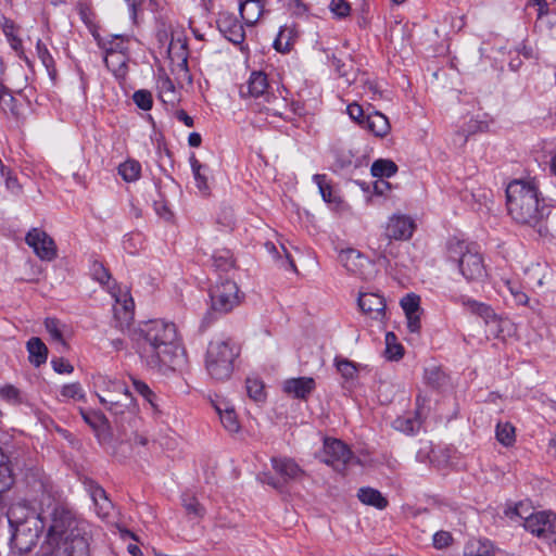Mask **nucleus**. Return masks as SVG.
I'll list each match as a JSON object with an SVG mask.
<instances>
[{
    "label": "nucleus",
    "mask_w": 556,
    "mask_h": 556,
    "mask_svg": "<svg viewBox=\"0 0 556 556\" xmlns=\"http://www.w3.org/2000/svg\"><path fill=\"white\" fill-rule=\"evenodd\" d=\"M136 352L151 369H173L181 357V345L174 323L148 320L131 332Z\"/></svg>",
    "instance_id": "nucleus-1"
},
{
    "label": "nucleus",
    "mask_w": 556,
    "mask_h": 556,
    "mask_svg": "<svg viewBox=\"0 0 556 556\" xmlns=\"http://www.w3.org/2000/svg\"><path fill=\"white\" fill-rule=\"evenodd\" d=\"M506 199L508 213L515 222L538 227V232L543 235L542 223L549 211L540 199L539 188L534 181H511L506 188Z\"/></svg>",
    "instance_id": "nucleus-2"
},
{
    "label": "nucleus",
    "mask_w": 556,
    "mask_h": 556,
    "mask_svg": "<svg viewBox=\"0 0 556 556\" xmlns=\"http://www.w3.org/2000/svg\"><path fill=\"white\" fill-rule=\"evenodd\" d=\"M446 260L457 264L459 273L468 281H479L486 276L482 255L472 242L457 237L450 238L446 242Z\"/></svg>",
    "instance_id": "nucleus-3"
},
{
    "label": "nucleus",
    "mask_w": 556,
    "mask_h": 556,
    "mask_svg": "<svg viewBox=\"0 0 556 556\" xmlns=\"http://www.w3.org/2000/svg\"><path fill=\"white\" fill-rule=\"evenodd\" d=\"M40 516L42 528L49 522L47 543L70 536V532L80 531L72 511L60 505L50 493H42L40 497Z\"/></svg>",
    "instance_id": "nucleus-4"
},
{
    "label": "nucleus",
    "mask_w": 556,
    "mask_h": 556,
    "mask_svg": "<svg viewBox=\"0 0 556 556\" xmlns=\"http://www.w3.org/2000/svg\"><path fill=\"white\" fill-rule=\"evenodd\" d=\"M240 349L231 340L217 339L210 342L205 355V368L215 380H226L233 371V362Z\"/></svg>",
    "instance_id": "nucleus-5"
},
{
    "label": "nucleus",
    "mask_w": 556,
    "mask_h": 556,
    "mask_svg": "<svg viewBox=\"0 0 556 556\" xmlns=\"http://www.w3.org/2000/svg\"><path fill=\"white\" fill-rule=\"evenodd\" d=\"M30 522L11 528V551L17 555L30 552L37 544L40 532L43 530L42 521L39 520V517H33Z\"/></svg>",
    "instance_id": "nucleus-6"
},
{
    "label": "nucleus",
    "mask_w": 556,
    "mask_h": 556,
    "mask_svg": "<svg viewBox=\"0 0 556 556\" xmlns=\"http://www.w3.org/2000/svg\"><path fill=\"white\" fill-rule=\"evenodd\" d=\"M212 308L219 313H228L240 303L239 288L232 280H219L210 292Z\"/></svg>",
    "instance_id": "nucleus-7"
},
{
    "label": "nucleus",
    "mask_w": 556,
    "mask_h": 556,
    "mask_svg": "<svg viewBox=\"0 0 556 556\" xmlns=\"http://www.w3.org/2000/svg\"><path fill=\"white\" fill-rule=\"evenodd\" d=\"M353 453L346 444L338 439H325L321 460L336 470H343L352 459Z\"/></svg>",
    "instance_id": "nucleus-8"
},
{
    "label": "nucleus",
    "mask_w": 556,
    "mask_h": 556,
    "mask_svg": "<svg viewBox=\"0 0 556 556\" xmlns=\"http://www.w3.org/2000/svg\"><path fill=\"white\" fill-rule=\"evenodd\" d=\"M523 527L527 531L548 544L551 535L556 528V515L547 511H536L525 518Z\"/></svg>",
    "instance_id": "nucleus-9"
},
{
    "label": "nucleus",
    "mask_w": 556,
    "mask_h": 556,
    "mask_svg": "<svg viewBox=\"0 0 556 556\" xmlns=\"http://www.w3.org/2000/svg\"><path fill=\"white\" fill-rule=\"evenodd\" d=\"M339 261L352 275L362 279L371 277L374 264L359 251L352 248L342 250L339 254Z\"/></svg>",
    "instance_id": "nucleus-10"
},
{
    "label": "nucleus",
    "mask_w": 556,
    "mask_h": 556,
    "mask_svg": "<svg viewBox=\"0 0 556 556\" xmlns=\"http://www.w3.org/2000/svg\"><path fill=\"white\" fill-rule=\"evenodd\" d=\"M68 535L53 542V544H49L52 547V555L89 556L87 540L81 535L80 531L76 533L70 532Z\"/></svg>",
    "instance_id": "nucleus-11"
},
{
    "label": "nucleus",
    "mask_w": 556,
    "mask_h": 556,
    "mask_svg": "<svg viewBox=\"0 0 556 556\" xmlns=\"http://www.w3.org/2000/svg\"><path fill=\"white\" fill-rule=\"evenodd\" d=\"M25 240L40 260L52 261L56 256L54 241L47 232L33 228L26 235Z\"/></svg>",
    "instance_id": "nucleus-12"
},
{
    "label": "nucleus",
    "mask_w": 556,
    "mask_h": 556,
    "mask_svg": "<svg viewBox=\"0 0 556 556\" xmlns=\"http://www.w3.org/2000/svg\"><path fill=\"white\" fill-rule=\"evenodd\" d=\"M269 83L267 75L261 71H254L251 73L245 84L240 86V97L245 98H261L263 97L266 102H270V99H276L268 92Z\"/></svg>",
    "instance_id": "nucleus-13"
},
{
    "label": "nucleus",
    "mask_w": 556,
    "mask_h": 556,
    "mask_svg": "<svg viewBox=\"0 0 556 556\" xmlns=\"http://www.w3.org/2000/svg\"><path fill=\"white\" fill-rule=\"evenodd\" d=\"M85 488L93 502L98 517L109 521L113 515L114 507L104 489L92 480H86Z\"/></svg>",
    "instance_id": "nucleus-14"
},
{
    "label": "nucleus",
    "mask_w": 556,
    "mask_h": 556,
    "mask_svg": "<svg viewBox=\"0 0 556 556\" xmlns=\"http://www.w3.org/2000/svg\"><path fill=\"white\" fill-rule=\"evenodd\" d=\"M358 307L369 318L382 321L386 317V300L382 295L374 292H361L358 295Z\"/></svg>",
    "instance_id": "nucleus-15"
},
{
    "label": "nucleus",
    "mask_w": 556,
    "mask_h": 556,
    "mask_svg": "<svg viewBox=\"0 0 556 556\" xmlns=\"http://www.w3.org/2000/svg\"><path fill=\"white\" fill-rule=\"evenodd\" d=\"M271 465L283 483L300 481L305 476V471L291 458L273 457Z\"/></svg>",
    "instance_id": "nucleus-16"
},
{
    "label": "nucleus",
    "mask_w": 556,
    "mask_h": 556,
    "mask_svg": "<svg viewBox=\"0 0 556 556\" xmlns=\"http://www.w3.org/2000/svg\"><path fill=\"white\" fill-rule=\"evenodd\" d=\"M212 403L224 428L229 432H238L240 430V422L233 405L227 400L219 397Z\"/></svg>",
    "instance_id": "nucleus-17"
},
{
    "label": "nucleus",
    "mask_w": 556,
    "mask_h": 556,
    "mask_svg": "<svg viewBox=\"0 0 556 556\" xmlns=\"http://www.w3.org/2000/svg\"><path fill=\"white\" fill-rule=\"evenodd\" d=\"M7 517L11 528L31 523L30 520L33 517H39V520L41 521L40 507L38 508V511H36L35 509L29 508L25 502H17L9 508Z\"/></svg>",
    "instance_id": "nucleus-18"
},
{
    "label": "nucleus",
    "mask_w": 556,
    "mask_h": 556,
    "mask_svg": "<svg viewBox=\"0 0 556 556\" xmlns=\"http://www.w3.org/2000/svg\"><path fill=\"white\" fill-rule=\"evenodd\" d=\"M113 389L115 392L119 393L123 396L125 403H122L121 400H115L113 395L102 396L99 395L100 402L114 415H123L125 409L127 408V402H131V395L127 389V387L119 381L113 382Z\"/></svg>",
    "instance_id": "nucleus-19"
},
{
    "label": "nucleus",
    "mask_w": 556,
    "mask_h": 556,
    "mask_svg": "<svg viewBox=\"0 0 556 556\" xmlns=\"http://www.w3.org/2000/svg\"><path fill=\"white\" fill-rule=\"evenodd\" d=\"M218 29L225 35V37L236 43L239 45L244 40V29L243 26L231 15L223 14L217 20Z\"/></svg>",
    "instance_id": "nucleus-20"
},
{
    "label": "nucleus",
    "mask_w": 556,
    "mask_h": 556,
    "mask_svg": "<svg viewBox=\"0 0 556 556\" xmlns=\"http://www.w3.org/2000/svg\"><path fill=\"white\" fill-rule=\"evenodd\" d=\"M413 232L414 223L407 216H393L387 226V235L393 239H408Z\"/></svg>",
    "instance_id": "nucleus-21"
},
{
    "label": "nucleus",
    "mask_w": 556,
    "mask_h": 556,
    "mask_svg": "<svg viewBox=\"0 0 556 556\" xmlns=\"http://www.w3.org/2000/svg\"><path fill=\"white\" fill-rule=\"evenodd\" d=\"M0 25L4 36L7 37L11 48L17 53L18 58L24 60L28 66H31V61L26 56L23 50L21 38L16 35V26L14 22L5 16L1 17Z\"/></svg>",
    "instance_id": "nucleus-22"
},
{
    "label": "nucleus",
    "mask_w": 556,
    "mask_h": 556,
    "mask_svg": "<svg viewBox=\"0 0 556 556\" xmlns=\"http://www.w3.org/2000/svg\"><path fill=\"white\" fill-rule=\"evenodd\" d=\"M314 389L315 381L308 377L288 379L283 383V391L296 399H305Z\"/></svg>",
    "instance_id": "nucleus-23"
},
{
    "label": "nucleus",
    "mask_w": 556,
    "mask_h": 556,
    "mask_svg": "<svg viewBox=\"0 0 556 556\" xmlns=\"http://www.w3.org/2000/svg\"><path fill=\"white\" fill-rule=\"evenodd\" d=\"M264 0H241L239 12L248 26L255 25L265 12Z\"/></svg>",
    "instance_id": "nucleus-24"
},
{
    "label": "nucleus",
    "mask_w": 556,
    "mask_h": 556,
    "mask_svg": "<svg viewBox=\"0 0 556 556\" xmlns=\"http://www.w3.org/2000/svg\"><path fill=\"white\" fill-rule=\"evenodd\" d=\"M492 123L493 117L486 113L482 115L478 114L475 118H471L468 122L467 127L456 134L459 137L460 144H464L467 141L469 135L488 130Z\"/></svg>",
    "instance_id": "nucleus-25"
},
{
    "label": "nucleus",
    "mask_w": 556,
    "mask_h": 556,
    "mask_svg": "<svg viewBox=\"0 0 556 556\" xmlns=\"http://www.w3.org/2000/svg\"><path fill=\"white\" fill-rule=\"evenodd\" d=\"M364 128L377 137H384L389 134L391 126L386 115L374 112L366 115Z\"/></svg>",
    "instance_id": "nucleus-26"
},
{
    "label": "nucleus",
    "mask_w": 556,
    "mask_h": 556,
    "mask_svg": "<svg viewBox=\"0 0 556 556\" xmlns=\"http://www.w3.org/2000/svg\"><path fill=\"white\" fill-rule=\"evenodd\" d=\"M128 53L124 52H114L108 53L104 55V63L106 67L113 73V75L118 79H124L126 77L128 67Z\"/></svg>",
    "instance_id": "nucleus-27"
},
{
    "label": "nucleus",
    "mask_w": 556,
    "mask_h": 556,
    "mask_svg": "<svg viewBox=\"0 0 556 556\" xmlns=\"http://www.w3.org/2000/svg\"><path fill=\"white\" fill-rule=\"evenodd\" d=\"M400 305L406 317V327L410 333L417 331V295L407 293L400 301Z\"/></svg>",
    "instance_id": "nucleus-28"
},
{
    "label": "nucleus",
    "mask_w": 556,
    "mask_h": 556,
    "mask_svg": "<svg viewBox=\"0 0 556 556\" xmlns=\"http://www.w3.org/2000/svg\"><path fill=\"white\" fill-rule=\"evenodd\" d=\"M189 162L198 190L203 194H207L210 191L208 166L200 163V161L195 157L194 154H191V156L189 157Z\"/></svg>",
    "instance_id": "nucleus-29"
},
{
    "label": "nucleus",
    "mask_w": 556,
    "mask_h": 556,
    "mask_svg": "<svg viewBox=\"0 0 556 556\" xmlns=\"http://www.w3.org/2000/svg\"><path fill=\"white\" fill-rule=\"evenodd\" d=\"M98 45L104 50L105 54L114 52H127L128 38L122 35H106L96 37Z\"/></svg>",
    "instance_id": "nucleus-30"
},
{
    "label": "nucleus",
    "mask_w": 556,
    "mask_h": 556,
    "mask_svg": "<svg viewBox=\"0 0 556 556\" xmlns=\"http://www.w3.org/2000/svg\"><path fill=\"white\" fill-rule=\"evenodd\" d=\"M496 548L486 539L470 540L464 551V556H495Z\"/></svg>",
    "instance_id": "nucleus-31"
},
{
    "label": "nucleus",
    "mask_w": 556,
    "mask_h": 556,
    "mask_svg": "<svg viewBox=\"0 0 556 556\" xmlns=\"http://www.w3.org/2000/svg\"><path fill=\"white\" fill-rule=\"evenodd\" d=\"M266 250L273 255L277 264L286 269L296 271V267L294 261L291 258L290 253L287 251L285 245H280L277 248L274 243L267 242L265 244Z\"/></svg>",
    "instance_id": "nucleus-32"
},
{
    "label": "nucleus",
    "mask_w": 556,
    "mask_h": 556,
    "mask_svg": "<svg viewBox=\"0 0 556 556\" xmlns=\"http://www.w3.org/2000/svg\"><path fill=\"white\" fill-rule=\"evenodd\" d=\"M27 351L29 353V362L35 366L46 363L48 349L39 338H30L27 342Z\"/></svg>",
    "instance_id": "nucleus-33"
},
{
    "label": "nucleus",
    "mask_w": 556,
    "mask_h": 556,
    "mask_svg": "<svg viewBox=\"0 0 556 556\" xmlns=\"http://www.w3.org/2000/svg\"><path fill=\"white\" fill-rule=\"evenodd\" d=\"M358 500L366 504L374 506L378 509H383L388 505V501L382 494L372 488H361L357 493Z\"/></svg>",
    "instance_id": "nucleus-34"
},
{
    "label": "nucleus",
    "mask_w": 556,
    "mask_h": 556,
    "mask_svg": "<svg viewBox=\"0 0 556 556\" xmlns=\"http://www.w3.org/2000/svg\"><path fill=\"white\" fill-rule=\"evenodd\" d=\"M459 302L464 307L469 309L471 313L481 316L485 320V323L495 319V314L493 309L484 303L477 302L466 296H462L459 299Z\"/></svg>",
    "instance_id": "nucleus-35"
},
{
    "label": "nucleus",
    "mask_w": 556,
    "mask_h": 556,
    "mask_svg": "<svg viewBox=\"0 0 556 556\" xmlns=\"http://www.w3.org/2000/svg\"><path fill=\"white\" fill-rule=\"evenodd\" d=\"M425 383L433 390H439L447 382L446 375L438 366H431L425 369Z\"/></svg>",
    "instance_id": "nucleus-36"
},
{
    "label": "nucleus",
    "mask_w": 556,
    "mask_h": 556,
    "mask_svg": "<svg viewBox=\"0 0 556 556\" xmlns=\"http://www.w3.org/2000/svg\"><path fill=\"white\" fill-rule=\"evenodd\" d=\"M397 170L396 164L391 160L380 159L372 163L370 172L374 177L389 178Z\"/></svg>",
    "instance_id": "nucleus-37"
},
{
    "label": "nucleus",
    "mask_w": 556,
    "mask_h": 556,
    "mask_svg": "<svg viewBox=\"0 0 556 556\" xmlns=\"http://www.w3.org/2000/svg\"><path fill=\"white\" fill-rule=\"evenodd\" d=\"M213 266L218 271L227 273L235 267V261L232 258V254L227 249L217 250L214 252L213 256Z\"/></svg>",
    "instance_id": "nucleus-38"
},
{
    "label": "nucleus",
    "mask_w": 556,
    "mask_h": 556,
    "mask_svg": "<svg viewBox=\"0 0 556 556\" xmlns=\"http://www.w3.org/2000/svg\"><path fill=\"white\" fill-rule=\"evenodd\" d=\"M118 174L127 182H132L139 179L141 175V165L136 160H127L118 166Z\"/></svg>",
    "instance_id": "nucleus-39"
},
{
    "label": "nucleus",
    "mask_w": 556,
    "mask_h": 556,
    "mask_svg": "<svg viewBox=\"0 0 556 556\" xmlns=\"http://www.w3.org/2000/svg\"><path fill=\"white\" fill-rule=\"evenodd\" d=\"M132 387L135 391L140 394L151 406V408L154 412H159V404H157V396L156 394L150 389V387L139 379L132 378Z\"/></svg>",
    "instance_id": "nucleus-40"
},
{
    "label": "nucleus",
    "mask_w": 556,
    "mask_h": 556,
    "mask_svg": "<svg viewBox=\"0 0 556 556\" xmlns=\"http://www.w3.org/2000/svg\"><path fill=\"white\" fill-rule=\"evenodd\" d=\"M404 355V348L399 343L393 332L386 333V356L390 361H397Z\"/></svg>",
    "instance_id": "nucleus-41"
},
{
    "label": "nucleus",
    "mask_w": 556,
    "mask_h": 556,
    "mask_svg": "<svg viewBox=\"0 0 556 556\" xmlns=\"http://www.w3.org/2000/svg\"><path fill=\"white\" fill-rule=\"evenodd\" d=\"M37 54L40 59L42 65L46 67L51 79H55L56 70L54 65V60L47 49L46 45L39 39L36 43Z\"/></svg>",
    "instance_id": "nucleus-42"
},
{
    "label": "nucleus",
    "mask_w": 556,
    "mask_h": 556,
    "mask_svg": "<svg viewBox=\"0 0 556 556\" xmlns=\"http://www.w3.org/2000/svg\"><path fill=\"white\" fill-rule=\"evenodd\" d=\"M116 303L117 305L114 307L115 317L125 324H129L134 315V300L131 298H125L123 302L116 300Z\"/></svg>",
    "instance_id": "nucleus-43"
},
{
    "label": "nucleus",
    "mask_w": 556,
    "mask_h": 556,
    "mask_svg": "<svg viewBox=\"0 0 556 556\" xmlns=\"http://www.w3.org/2000/svg\"><path fill=\"white\" fill-rule=\"evenodd\" d=\"M515 438V428L510 424H497L496 439L500 443L505 446H510L514 444Z\"/></svg>",
    "instance_id": "nucleus-44"
},
{
    "label": "nucleus",
    "mask_w": 556,
    "mask_h": 556,
    "mask_svg": "<svg viewBox=\"0 0 556 556\" xmlns=\"http://www.w3.org/2000/svg\"><path fill=\"white\" fill-rule=\"evenodd\" d=\"M336 367L343 379L354 380L357 378L358 369L355 363L349 359L336 358Z\"/></svg>",
    "instance_id": "nucleus-45"
},
{
    "label": "nucleus",
    "mask_w": 556,
    "mask_h": 556,
    "mask_svg": "<svg viewBox=\"0 0 556 556\" xmlns=\"http://www.w3.org/2000/svg\"><path fill=\"white\" fill-rule=\"evenodd\" d=\"M248 395L255 402L265 400L264 384L260 379L248 378L245 381Z\"/></svg>",
    "instance_id": "nucleus-46"
},
{
    "label": "nucleus",
    "mask_w": 556,
    "mask_h": 556,
    "mask_svg": "<svg viewBox=\"0 0 556 556\" xmlns=\"http://www.w3.org/2000/svg\"><path fill=\"white\" fill-rule=\"evenodd\" d=\"M313 180L317 185L319 193L325 202L331 203L336 201L332 197V187L328 182L326 175L316 174L313 176Z\"/></svg>",
    "instance_id": "nucleus-47"
},
{
    "label": "nucleus",
    "mask_w": 556,
    "mask_h": 556,
    "mask_svg": "<svg viewBox=\"0 0 556 556\" xmlns=\"http://www.w3.org/2000/svg\"><path fill=\"white\" fill-rule=\"evenodd\" d=\"M329 10L337 18H345L351 13V5L346 0H331Z\"/></svg>",
    "instance_id": "nucleus-48"
},
{
    "label": "nucleus",
    "mask_w": 556,
    "mask_h": 556,
    "mask_svg": "<svg viewBox=\"0 0 556 556\" xmlns=\"http://www.w3.org/2000/svg\"><path fill=\"white\" fill-rule=\"evenodd\" d=\"M61 395L64 399L74 400V401H80V400H84V397H85L84 390H83L80 383H78V382L63 386V388L61 390Z\"/></svg>",
    "instance_id": "nucleus-49"
},
{
    "label": "nucleus",
    "mask_w": 556,
    "mask_h": 556,
    "mask_svg": "<svg viewBox=\"0 0 556 556\" xmlns=\"http://www.w3.org/2000/svg\"><path fill=\"white\" fill-rule=\"evenodd\" d=\"M132 100L136 105L143 111H149L152 109L153 99L151 92L148 90L141 89L136 91L132 96Z\"/></svg>",
    "instance_id": "nucleus-50"
},
{
    "label": "nucleus",
    "mask_w": 556,
    "mask_h": 556,
    "mask_svg": "<svg viewBox=\"0 0 556 556\" xmlns=\"http://www.w3.org/2000/svg\"><path fill=\"white\" fill-rule=\"evenodd\" d=\"M46 329L50 334L51 339L65 345L63 333L61 331L60 321L55 318H47L45 321Z\"/></svg>",
    "instance_id": "nucleus-51"
},
{
    "label": "nucleus",
    "mask_w": 556,
    "mask_h": 556,
    "mask_svg": "<svg viewBox=\"0 0 556 556\" xmlns=\"http://www.w3.org/2000/svg\"><path fill=\"white\" fill-rule=\"evenodd\" d=\"M182 504L185 509L189 515H193L195 517H202L204 514L203 506L198 502V500L193 496H187L182 500Z\"/></svg>",
    "instance_id": "nucleus-52"
},
{
    "label": "nucleus",
    "mask_w": 556,
    "mask_h": 556,
    "mask_svg": "<svg viewBox=\"0 0 556 556\" xmlns=\"http://www.w3.org/2000/svg\"><path fill=\"white\" fill-rule=\"evenodd\" d=\"M91 275L93 279L99 281L101 285H106L111 278L108 269L99 262H93L91 266Z\"/></svg>",
    "instance_id": "nucleus-53"
},
{
    "label": "nucleus",
    "mask_w": 556,
    "mask_h": 556,
    "mask_svg": "<svg viewBox=\"0 0 556 556\" xmlns=\"http://www.w3.org/2000/svg\"><path fill=\"white\" fill-rule=\"evenodd\" d=\"M508 291L514 298V301L518 305H527L529 303V296L515 283L510 281L505 282Z\"/></svg>",
    "instance_id": "nucleus-54"
},
{
    "label": "nucleus",
    "mask_w": 556,
    "mask_h": 556,
    "mask_svg": "<svg viewBox=\"0 0 556 556\" xmlns=\"http://www.w3.org/2000/svg\"><path fill=\"white\" fill-rule=\"evenodd\" d=\"M0 395L11 404H17L22 401L20 390L13 386H5L0 389Z\"/></svg>",
    "instance_id": "nucleus-55"
},
{
    "label": "nucleus",
    "mask_w": 556,
    "mask_h": 556,
    "mask_svg": "<svg viewBox=\"0 0 556 556\" xmlns=\"http://www.w3.org/2000/svg\"><path fill=\"white\" fill-rule=\"evenodd\" d=\"M346 112L349 116L355 121L358 125H361L363 128L365 126V114L363 108L357 103H351L346 108Z\"/></svg>",
    "instance_id": "nucleus-56"
},
{
    "label": "nucleus",
    "mask_w": 556,
    "mask_h": 556,
    "mask_svg": "<svg viewBox=\"0 0 556 556\" xmlns=\"http://www.w3.org/2000/svg\"><path fill=\"white\" fill-rule=\"evenodd\" d=\"M393 428L403 433L412 434L414 431V419L399 417L393 421Z\"/></svg>",
    "instance_id": "nucleus-57"
},
{
    "label": "nucleus",
    "mask_w": 556,
    "mask_h": 556,
    "mask_svg": "<svg viewBox=\"0 0 556 556\" xmlns=\"http://www.w3.org/2000/svg\"><path fill=\"white\" fill-rule=\"evenodd\" d=\"M433 546L435 548H444V547H447L452 541H453V538H452V534L447 531H438L433 534Z\"/></svg>",
    "instance_id": "nucleus-58"
},
{
    "label": "nucleus",
    "mask_w": 556,
    "mask_h": 556,
    "mask_svg": "<svg viewBox=\"0 0 556 556\" xmlns=\"http://www.w3.org/2000/svg\"><path fill=\"white\" fill-rule=\"evenodd\" d=\"M1 174L3 177H5L7 188L13 193H18L21 191V186L18 185L17 179L11 176L10 169H7L4 168V166H1Z\"/></svg>",
    "instance_id": "nucleus-59"
},
{
    "label": "nucleus",
    "mask_w": 556,
    "mask_h": 556,
    "mask_svg": "<svg viewBox=\"0 0 556 556\" xmlns=\"http://www.w3.org/2000/svg\"><path fill=\"white\" fill-rule=\"evenodd\" d=\"M51 365L58 374H71L74 370L73 366L62 357L53 358Z\"/></svg>",
    "instance_id": "nucleus-60"
},
{
    "label": "nucleus",
    "mask_w": 556,
    "mask_h": 556,
    "mask_svg": "<svg viewBox=\"0 0 556 556\" xmlns=\"http://www.w3.org/2000/svg\"><path fill=\"white\" fill-rule=\"evenodd\" d=\"M285 33L286 28L281 29L274 41V48L279 52H286L290 49V42L288 40L283 41Z\"/></svg>",
    "instance_id": "nucleus-61"
},
{
    "label": "nucleus",
    "mask_w": 556,
    "mask_h": 556,
    "mask_svg": "<svg viewBox=\"0 0 556 556\" xmlns=\"http://www.w3.org/2000/svg\"><path fill=\"white\" fill-rule=\"evenodd\" d=\"M258 479L262 483H266L277 490H281L283 486V483L280 480L275 479L268 472H264V473L260 475Z\"/></svg>",
    "instance_id": "nucleus-62"
},
{
    "label": "nucleus",
    "mask_w": 556,
    "mask_h": 556,
    "mask_svg": "<svg viewBox=\"0 0 556 556\" xmlns=\"http://www.w3.org/2000/svg\"><path fill=\"white\" fill-rule=\"evenodd\" d=\"M161 94L162 97H164L165 94H174L175 92V87H174V84L173 81L169 79V78H165L161 81Z\"/></svg>",
    "instance_id": "nucleus-63"
},
{
    "label": "nucleus",
    "mask_w": 556,
    "mask_h": 556,
    "mask_svg": "<svg viewBox=\"0 0 556 556\" xmlns=\"http://www.w3.org/2000/svg\"><path fill=\"white\" fill-rule=\"evenodd\" d=\"M175 116L179 122L184 123L187 127L193 126V118L190 115H188L186 111L179 110L175 113Z\"/></svg>",
    "instance_id": "nucleus-64"
}]
</instances>
